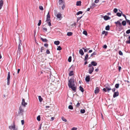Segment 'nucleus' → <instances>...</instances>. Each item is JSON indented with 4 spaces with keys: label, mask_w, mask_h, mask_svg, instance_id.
I'll return each instance as SVG.
<instances>
[{
    "label": "nucleus",
    "mask_w": 130,
    "mask_h": 130,
    "mask_svg": "<svg viewBox=\"0 0 130 130\" xmlns=\"http://www.w3.org/2000/svg\"><path fill=\"white\" fill-rule=\"evenodd\" d=\"M119 54L120 55H123V53L121 51H119Z\"/></svg>",
    "instance_id": "09e8293b"
},
{
    "label": "nucleus",
    "mask_w": 130,
    "mask_h": 130,
    "mask_svg": "<svg viewBox=\"0 0 130 130\" xmlns=\"http://www.w3.org/2000/svg\"><path fill=\"white\" fill-rule=\"evenodd\" d=\"M83 16H81L80 17H78L77 18V20H79Z\"/></svg>",
    "instance_id": "69168bd1"
},
{
    "label": "nucleus",
    "mask_w": 130,
    "mask_h": 130,
    "mask_svg": "<svg viewBox=\"0 0 130 130\" xmlns=\"http://www.w3.org/2000/svg\"><path fill=\"white\" fill-rule=\"evenodd\" d=\"M115 23L116 24V25L117 26H121V23L118 21H117V22H115Z\"/></svg>",
    "instance_id": "9b49d317"
},
{
    "label": "nucleus",
    "mask_w": 130,
    "mask_h": 130,
    "mask_svg": "<svg viewBox=\"0 0 130 130\" xmlns=\"http://www.w3.org/2000/svg\"><path fill=\"white\" fill-rule=\"evenodd\" d=\"M90 77L89 75L88 76L86 77L85 80L87 82H89L90 80Z\"/></svg>",
    "instance_id": "2eb2a0df"
},
{
    "label": "nucleus",
    "mask_w": 130,
    "mask_h": 130,
    "mask_svg": "<svg viewBox=\"0 0 130 130\" xmlns=\"http://www.w3.org/2000/svg\"><path fill=\"white\" fill-rule=\"evenodd\" d=\"M88 54H86L85 56V59H84L85 60V61L87 60V59L88 57Z\"/></svg>",
    "instance_id": "c756f323"
},
{
    "label": "nucleus",
    "mask_w": 130,
    "mask_h": 130,
    "mask_svg": "<svg viewBox=\"0 0 130 130\" xmlns=\"http://www.w3.org/2000/svg\"><path fill=\"white\" fill-rule=\"evenodd\" d=\"M25 107H24L23 106H20L19 108V113L20 114L22 115L24 111V108Z\"/></svg>",
    "instance_id": "7ed1b4c3"
},
{
    "label": "nucleus",
    "mask_w": 130,
    "mask_h": 130,
    "mask_svg": "<svg viewBox=\"0 0 130 130\" xmlns=\"http://www.w3.org/2000/svg\"><path fill=\"white\" fill-rule=\"evenodd\" d=\"M85 110L84 109H82L80 110V112L82 113H84L85 112Z\"/></svg>",
    "instance_id": "cd10ccee"
},
{
    "label": "nucleus",
    "mask_w": 130,
    "mask_h": 130,
    "mask_svg": "<svg viewBox=\"0 0 130 130\" xmlns=\"http://www.w3.org/2000/svg\"><path fill=\"white\" fill-rule=\"evenodd\" d=\"M72 35V33L71 32H68L67 34V35L68 36H71Z\"/></svg>",
    "instance_id": "7c9ffc66"
},
{
    "label": "nucleus",
    "mask_w": 130,
    "mask_h": 130,
    "mask_svg": "<svg viewBox=\"0 0 130 130\" xmlns=\"http://www.w3.org/2000/svg\"><path fill=\"white\" fill-rule=\"evenodd\" d=\"M91 64L94 66H96L97 65V63L94 61H92L91 62Z\"/></svg>",
    "instance_id": "dca6fc26"
},
{
    "label": "nucleus",
    "mask_w": 130,
    "mask_h": 130,
    "mask_svg": "<svg viewBox=\"0 0 130 130\" xmlns=\"http://www.w3.org/2000/svg\"><path fill=\"white\" fill-rule=\"evenodd\" d=\"M83 33L86 35H87V32L86 31H84L83 32Z\"/></svg>",
    "instance_id": "37998d69"
},
{
    "label": "nucleus",
    "mask_w": 130,
    "mask_h": 130,
    "mask_svg": "<svg viewBox=\"0 0 130 130\" xmlns=\"http://www.w3.org/2000/svg\"><path fill=\"white\" fill-rule=\"evenodd\" d=\"M44 45L45 47H47L48 46V44L47 43H45L44 44Z\"/></svg>",
    "instance_id": "680f3d73"
},
{
    "label": "nucleus",
    "mask_w": 130,
    "mask_h": 130,
    "mask_svg": "<svg viewBox=\"0 0 130 130\" xmlns=\"http://www.w3.org/2000/svg\"><path fill=\"white\" fill-rule=\"evenodd\" d=\"M57 17V18L60 19L61 17V14L60 13H58L56 15Z\"/></svg>",
    "instance_id": "a211bd4d"
},
{
    "label": "nucleus",
    "mask_w": 130,
    "mask_h": 130,
    "mask_svg": "<svg viewBox=\"0 0 130 130\" xmlns=\"http://www.w3.org/2000/svg\"><path fill=\"white\" fill-rule=\"evenodd\" d=\"M61 119L63 121H64L65 122H66L67 121L66 119L64 118L63 117H61Z\"/></svg>",
    "instance_id": "72a5a7b5"
},
{
    "label": "nucleus",
    "mask_w": 130,
    "mask_h": 130,
    "mask_svg": "<svg viewBox=\"0 0 130 130\" xmlns=\"http://www.w3.org/2000/svg\"><path fill=\"white\" fill-rule=\"evenodd\" d=\"M60 43L59 41H55L54 42V44L56 45H58Z\"/></svg>",
    "instance_id": "4be33fe9"
},
{
    "label": "nucleus",
    "mask_w": 130,
    "mask_h": 130,
    "mask_svg": "<svg viewBox=\"0 0 130 130\" xmlns=\"http://www.w3.org/2000/svg\"><path fill=\"white\" fill-rule=\"evenodd\" d=\"M105 29L106 30H109L110 29V27L109 25L106 26L105 27Z\"/></svg>",
    "instance_id": "5701e85b"
},
{
    "label": "nucleus",
    "mask_w": 130,
    "mask_h": 130,
    "mask_svg": "<svg viewBox=\"0 0 130 130\" xmlns=\"http://www.w3.org/2000/svg\"><path fill=\"white\" fill-rule=\"evenodd\" d=\"M122 24L123 26H125L126 24V22L125 21H123L122 22Z\"/></svg>",
    "instance_id": "bb28decb"
},
{
    "label": "nucleus",
    "mask_w": 130,
    "mask_h": 130,
    "mask_svg": "<svg viewBox=\"0 0 130 130\" xmlns=\"http://www.w3.org/2000/svg\"><path fill=\"white\" fill-rule=\"evenodd\" d=\"M118 11V10L117 8H115L113 10V11L115 13H116Z\"/></svg>",
    "instance_id": "c03bdc74"
},
{
    "label": "nucleus",
    "mask_w": 130,
    "mask_h": 130,
    "mask_svg": "<svg viewBox=\"0 0 130 130\" xmlns=\"http://www.w3.org/2000/svg\"><path fill=\"white\" fill-rule=\"evenodd\" d=\"M115 86L116 88H118L119 87V84H116Z\"/></svg>",
    "instance_id": "473e14b6"
},
{
    "label": "nucleus",
    "mask_w": 130,
    "mask_h": 130,
    "mask_svg": "<svg viewBox=\"0 0 130 130\" xmlns=\"http://www.w3.org/2000/svg\"><path fill=\"white\" fill-rule=\"evenodd\" d=\"M105 88H104L103 89V90L105 92L107 91L108 92H109V91L111 89L110 86L108 85H105Z\"/></svg>",
    "instance_id": "f03ea898"
},
{
    "label": "nucleus",
    "mask_w": 130,
    "mask_h": 130,
    "mask_svg": "<svg viewBox=\"0 0 130 130\" xmlns=\"http://www.w3.org/2000/svg\"><path fill=\"white\" fill-rule=\"evenodd\" d=\"M96 53L95 52H94L93 53H92L91 55V57L93 56L94 55H96Z\"/></svg>",
    "instance_id": "c9c22d12"
},
{
    "label": "nucleus",
    "mask_w": 130,
    "mask_h": 130,
    "mask_svg": "<svg viewBox=\"0 0 130 130\" xmlns=\"http://www.w3.org/2000/svg\"><path fill=\"white\" fill-rule=\"evenodd\" d=\"M99 2V0H95L94 1V2L95 3H98Z\"/></svg>",
    "instance_id": "5fc2aeb1"
},
{
    "label": "nucleus",
    "mask_w": 130,
    "mask_h": 130,
    "mask_svg": "<svg viewBox=\"0 0 130 130\" xmlns=\"http://www.w3.org/2000/svg\"><path fill=\"white\" fill-rule=\"evenodd\" d=\"M59 4L62 5V4L64 3V0H59Z\"/></svg>",
    "instance_id": "f3484780"
},
{
    "label": "nucleus",
    "mask_w": 130,
    "mask_h": 130,
    "mask_svg": "<svg viewBox=\"0 0 130 130\" xmlns=\"http://www.w3.org/2000/svg\"><path fill=\"white\" fill-rule=\"evenodd\" d=\"M103 48L106 49L107 47V46L106 45H104L103 46Z\"/></svg>",
    "instance_id": "864d4df0"
},
{
    "label": "nucleus",
    "mask_w": 130,
    "mask_h": 130,
    "mask_svg": "<svg viewBox=\"0 0 130 130\" xmlns=\"http://www.w3.org/2000/svg\"><path fill=\"white\" fill-rule=\"evenodd\" d=\"M79 53L80 54L82 55H83L84 54V53L83 51V50L82 49H80L79 50Z\"/></svg>",
    "instance_id": "aec40b11"
},
{
    "label": "nucleus",
    "mask_w": 130,
    "mask_h": 130,
    "mask_svg": "<svg viewBox=\"0 0 130 130\" xmlns=\"http://www.w3.org/2000/svg\"><path fill=\"white\" fill-rule=\"evenodd\" d=\"M62 9L63 10L64 8H65V6L64 5V4H62Z\"/></svg>",
    "instance_id": "49530a36"
},
{
    "label": "nucleus",
    "mask_w": 130,
    "mask_h": 130,
    "mask_svg": "<svg viewBox=\"0 0 130 130\" xmlns=\"http://www.w3.org/2000/svg\"><path fill=\"white\" fill-rule=\"evenodd\" d=\"M74 74L73 72V71H71L69 74V75L71 76L73 75Z\"/></svg>",
    "instance_id": "a878e982"
},
{
    "label": "nucleus",
    "mask_w": 130,
    "mask_h": 130,
    "mask_svg": "<svg viewBox=\"0 0 130 130\" xmlns=\"http://www.w3.org/2000/svg\"><path fill=\"white\" fill-rule=\"evenodd\" d=\"M46 53L47 54H49L50 53V52L48 50H47L46 51Z\"/></svg>",
    "instance_id": "4d7b16f0"
},
{
    "label": "nucleus",
    "mask_w": 130,
    "mask_h": 130,
    "mask_svg": "<svg viewBox=\"0 0 130 130\" xmlns=\"http://www.w3.org/2000/svg\"><path fill=\"white\" fill-rule=\"evenodd\" d=\"M39 9L42 10H43V7L41 6H39Z\"/></svg>",
    "instance_id": "e433bc0d"
},
{
    "label": "nucleus",
    "mask_w": 130,
    "mask_h": 130,
    "mask_svg": "<svg viewBox=\"0 0 130 130\" xmlns=\"http://www.w3.org/2000/svg\"><path fill=\"white\" fill-rule=\"evenodd\" d=\"M37 119L39 121L40 120V116H39L37 117Z\"/></svg>",
    "instance_id": "4c0bfd02"
},
{
    "label": "nucleus",
    "mask_w": 130,
    "mask_h": 130,
    "mask_svg": "<svg viewBox=\"0 0 130 130\" xmlns=\"http://www.w3.org/2000/svg\"><path fill=\"white\" fill-rule=\"evenodd\" d=\"M81 2L80 1H77L76 2V5L77 6H80L81 5Z\"/></svg>",
    "instance_id": "6ab92c4d"
},
{
    "label": "nucleus",
    "mask_w": 130,
    "mask_h": 130,
    "mask_svg": "<svg viewBox=\"0 0 130 130\" xmlns=\"http://www.w3.org/2000/svg\"><path fill=\"white\" fill-rule=\"evenodd\" d=\"M22 45V43H21V41H20L19 43V45H18V52H20L21 49L20 48V47L21 46V45Z\"/></svg>",
    "instance_id": "1a4fd4ad"
},
{
    "label": "nucleus",
    "mask_w": 130,
    "mask_h": 130,
    "mask_svg": "<svg viewBox=\"0 0 130 130\" xmlns=\"http://www.w3.org/2000/svg\"><path fill=\"white\" fill-rule=\"evenodd\" d=\"M99 92V87H97L94 90V93L95 94L98 93Z\"/></svg>",
    "instance_id": "9d476101"
},
{
    "label": "nucleus",
    "mask_w": 130,
    "mask_h": 130,
    "mask_svg": "<svg viewBox=\"0 0 130 130\" xmlns=\"http://www.w3.org/2000/svg\"><path fill=\"white\" fill-rule=\"evenodd\" d=\"M106 31L104 30L103 31L102 33V34H105V33L106 32Z\"/></svg>",
    "instance_id": "338daca9"
},
{
    "label": "nucleus",
    "mask_w": 130,
    "mask_h": 130,
    "mask_svg": "<svg viewBox=\"0 0 130 130\" xmlns=\"http://www.w3.org/2000/svg\"><path fill=\"white\" fill-rule=\"evenodd\" d=\"M41 20H39V23L38 24V26H39L40 25L41 23Z\"/></svg>",
    "instance_id": "a19ab883"
},
{
    "label": "nucleus",
    "mask_w": 130,
    "mask_h": 130,
    "mask_svg": "<svg viewBox=\"0 0 130 130\" xmlns=\"http://www.w3.org/2000/svg\"><path fill=\"white\" fill-rule=\"evenodd\" d=\"M22 124V125H23L24 123V120H22L21 121Z\"/></svg>",
    "instance_id": "13d9d810"
},
{
    "label": "nucleus",
    "mask_w": 130,
    "mask_h": 130,
    "mask_svg": "<svg viewBox=\"0 0 130 130\" xmlns=\"http://www.w3.org/2000/svg\"><path fill=\"white\" fill-rule=\"evenodd\" d=\"M44 48L43 47H42L41 48V52H42L43 50H44Z\"/></svg>",
    "instance_id": "3c124183"
},
{
    "label": "nucleus",
    "mask_w": 130,
    "mask_h": 130,
    "mask_svg": "<svg viewBox=\"0 0 130 130\" xmlns=\"http://www.w3.org/2000/svg\"><path fill=\"white\" fill-rule=\"evenodd\" d=\"M97 5L95 4L94 3H92L91 6H90V8H91L93 9Z\"/></svg>",
    "instance_id": "ddd939ff"
},
{
    "label": "nucleus",
    "mask_w": 130,
    "mask_h": 130,
    "mask_svg": "<svg viewBox=\"0 0 130 130\" xmlns=\"http://www.w3.org/2000/svg\"><path fill=\"white\" fill-rule=\"evenodd\" d=\"M9 128L11 129H13V130H18V127L15 126L14 122H13V125L9 126Z\"/></svg>",
    "instance_id": "20e7f679"
},
{
    "label": "nucleus",
    "mask_w": 130,
    "mask_h": 130,
    "mask_svg": "<svg viewBox=\"0 0 130 130\" xmlns=\"http://www.w3.org/2000/svg\"><path fill=\"white\" fill-rule=\"evenodd\" d=\"M39 99L40 102H42L43 100L42 98L41 97V96H40L38 97Z\"/></svg>",
    "instance_id": "393cba45"
},
{
    "label": "nucleus",
    "mask_w": 130,
    "mask_h": 130,
    "mask_svg": "<svg viewBox=\"0 0 130 130\" xmlns=\"http://www.w3.org/2000/svg\"><path fill=\"white\" fill-rule=\"evenodd\" d=\"M27 103L25 102V99H23L21 103V106L25 107L26 105H27Z\"/></svg>",
    "instance_id": "39448f33"
},
{
    "label": "nucleus",
    "mask_w": 130,
    "mask_h": 130,
    "mask_svg": "<svg viewBox=\"0 0 130 130\" xmlns=\"http://www.w3.org/2000/svg\"><path fill=\"white\" fill-rule=\"evenodd\" d=\"M68 108L69 109L72 110L73 109V108L71 105H69L68 106Z\"/></svg>",
    "instance_id": "c85d7f7f"
},
{
    "label": "nucleus",
    "mask_w": 130,
    "mask_h": 130,
    "mask_svg": "<svg viewBox=\"0 0 130 130\" xmlns=\"http://www.w3.org/2000/svg\"><path fill=\"white\" fill-rule=\"evenodd\" d=\"M117 15L118 17H120L121 16V13H117Z\"/></svg>",
    "instance_id": "58836bf2"
},
{
    "label": "nucleus",
    "mask_w": 130,
    "mask_h": 130,
    "mask_svg": "<svg viewBox=\"0 0 130 130\" xmlns=\"http://www.w3.org/2000/svg\"><path fill=\"white\" fill-rule=\"evenodd\" d=\"M126 34H129L130 33V29H128L127 30L126 32Z\"/></svg>",
    "instance_id": "de8ad7c7"
},
{
    "label": "nucleus",
    "mask_w": 130,
    "mask_h": 130,
    "mask_svg": "<svg viewBox=\"0 0 130 130\" xmlns=\"http://www.w3.org/2000/svg\"><path fill=\"white\" fill-rule=\"evenodd\" d=\"M126 19V21L127 22V23H129V22H130V20H127V19H126H126Z\"/></svg>",
    "instance_id": "052dcab7"
},
{
    "label": "nucleus",
    "mask_w": 130,
    "mask_h": 130,
    "mask_svg": "<svg viewBox=\"0 0 130 130\" xmlns=\"http://www.w3.org/2000/svg\"><path fill=\"white\" fill-rule=\"evenodd\" d=\"M47 18H50V16L49 14V11L47 14Z\"/></svg>",
    "instance_id": "79ce46f5"
},
{
    "label": "nucleus",
    "mask_w": 130,
    "mask_h": 130,
    "mask_svg": "<svg viewBox=\"0 0 130 130\" xmlns=\"http://www.w3.org/2000/svg\"><path fill=\"white\" fill-rule=\"evenodd\" d=\"M76 24V23H74L73 24L71 25V26H72L73 27L74 26H75Z\"/></svg>",
    "instance_id": "8fccbe9b"
},
{
    "label": "nucleus",
    "mask_w": 130,
    "mask_h": 130,
    "mask_svg": "<svg viewBox=\"0 0 130 130\" xmlns=\"http://www.w3.org/2000/svg\"><path fill=\"white\" fill-rule=\"evenodd\" d=\"M79 90H80L82 92H83L84 91L83 88L81 86H80L79 87Z\"/></svg>",
    "instance_id": "b1692460"
},
{
    "label": "nucleus",
    "mask_w": 130,
    "mask_h": 130,
    "mask_svg": "<svg viewBox=\"0 0 130 130\" xmlns=\"http://www.w3.org/2000/svg\"><path fill=\"white\" fill-rule=\"evenodd\" d=\"M3 1L2 0L0 1V10L2 9L3 5Z\"/></svg>",
    "instance_id": "4468645a"
},
{
    "label": "nucleus",
    "mask_w": 130,
    "mask_h": 130,
    "mask_svg": "<svg viewBox=\"0 0 130 130\" xmlns=\"http://www.w3.org/2000/svg\"><path fill=\"white\" fill-rule=\"evenodd\" d=\"M77 129V128L76 127H74L72 128V129L71 130H76Z\"/></svg>",
    "instance_id": "603ef678"
},
{
    "label": "nucleus",
    "mask_w": 130,
    "mask_h": 130,
    "mask_svg": "<svg viewBox=\"0 0 130 130\" xmlns=\"http://www.w3.org/2000/svg\"><path fill=\"white\" fill-rule=\"evenodd\" d=\"M103 18L104 20H107L110 19V17L106 15H105L104 16Z\"/></svg>",
    "instance_id": "f8f14e48"
},
{
    "label": "nucleus",
    "mask_w": 130,
    "mask_h": 130,
    "mask_svg": "<svg viewBox=\"0 0 130 130\" xmlns=\"http://www.w3.org/2000/svg\"><path fill=\"white\" fill-rule=\"evenodd\" d=\"M94 69L93 67L90 68L88 70L89 73L90 74H91L93 71Z\"/></svg>",
    "instance_id": "0eeeda50"
},
{
    "label": "nucleus",
    "mask_w": 130,
    "mask_h": 130,
    "mask_svg": "<svg viewBox=\"0 0 130 130\" xmlns=\"http://www.w3.org/2000/svg\"><path fill=\"white\" fill-rule=\"evenodd\" d=\"M119 93L118 91L115 92L114 93L113 96L114 98H115L116 97L119 95Z\"/></svg>",
    "instance_id": "6e6552de"
},
{
    "label": "nucleus",
    "mask_w": 130,
    "mask_h": 130,
    "mask_svg": "<svg viewBox=\"0 0 130 130\" xmlns=\"http://www.w3.org/2000/svg\"><path fill=\"white\" fill-rule=\"evenodd\" d=\"M71 58H72V57L71 56H70L69 57V58L68 59V61L69 62H70L71 61Z\"/></svg>",
    "instance_id": "f704fd0d"
},
{
    "label": "nucleus",
    "mask_w": 130,
    "mask_h": 130,
    "mask_svg": "<svg viewBox=\"0 0 130 130\" xmlns=\"http://www.w3.org/2000/svg\"><path fill=\"white\" fill-rule=\"evenodd\" d=\"M116 89L115 88H113L112 89V90L113 92H115V91Z\"/></svg>",
    "instance_id": "0e129e2a"
},
{
    "label": "nucleus",
    "mask_w": 130,
    "mask_h": 130,
    "mask_svg": "<svg viewBox=\"0 0 130 130\" xmlns=\"http://www.w3.org/2000/svg\"><path fill=\"white\" fill-rule=\"evenodd\" d=\"M126 43L129 44L130 43V41H126Z\"/></svg>",
    "instance_id": "774afa93"
},
{
    "label": "nucleus",
    "mask_w": 130,
    "mask_h": 130,
    "mask_svg": "<svg viewBox=\"0 0 130 130\" xmlns=\"http://www.w3.org/2000/svg\"><path fill=\"white\" fill-rule=\"evenodd\" d=\"M83 12H82V11H79L76 14L77 15H78L80 14H82Z\"/></svg>",
    "instance_id": "2f4dec72"
},
{
    "label": "nucleus",
    "mask_w": 130,
    "mask_h": 130,
    "mask_svg": "<svg viewBox=\"0 0 130 130\" xmlns=\"http://www.w3.org/2000/svg\"><path fill=\"white\" fill-rule=\"evenodd\" d=\"M43 30L45 32L47 31V29L45 27H43Z\"/></svg>",
    "instance_id": "a18cd8bd"
},
{
    "label": "nucleus",
    "mask_w": 130,
    "mask_h": 130,
    "mask_svg": "<svg viewBox=\"0 0 130 130\" xmlns=\"http://www.w3.org/2000/svg\"><path fill=\"white\" fill-rule=\"evenodd\" d=\"M41 39L42 40V41H47V40L46 39H43L42 38H41Z\"/></svg>",
    "instance_id": "bf43d9fd"
},
{
    "label": "nucleus",
    "mask_w": 130,
    "mask_h": 130,
    "mask_svg": "<svg viewBox=\"0 0 130 130\" xmlns=\"http://www.w3.org/2000/svg\"><path fill=\"white\" fill-rule=\"evenodd\" d=\"M50 19V18H47L46 21L48 24L49 26H51V20Z\"/></svg>",
    "instance_id": "423d86ee"
},
{
    "label": "nucleus",
    "mask_w": 130,
    "mask_h": 130,
    "mask_svg": "<svg viewBox=\"0 0 130 130\" xmlns=\"http://www.w3.org/2000/svg\"><path fill=\"white\" fill-rule=\"evenodd\" d=\"M10 72H8V76H7V80H10Z\"/></svg>",
    "instance_id": "412c9836"
},
{
    "label": "nucleus",
    "mask_w": 130,
    "mask_h": 130,
    "mask_svg": "<svg viewBox=\"0 0 130 130\" xmlns=\"http://www.w3.org/2000/svg\"><path fill=\"white\" fill-rule=\"evenodd\" d=\"M92 67H93L92 66V65L91 64H91H89L88 65V67H89L90 68H91Z\"/></svg>",
    "instance_id": "6e6d98bb"
},
{
    "label": "nucleus",
    "mask_w": 130,
    "mask_h": 130,
    "mask_svg": "<svg viewBox=\"0 0 130 130\" xmlns=\"http://www.w3.org/2000/svg\"><path fill=\"white\" fill-rule=\"evenodd\" d=\"M68 85L73 91H75L76 87L73 79L71 78L69 80Z\"/></svg>",
    "instance_id": "f257e3e1"
},
{
    "label": "nucleus",
    "mask_w": 130,
    "mask_h": 130,
    "mask_svg": "<svg viewBox=\"0 0 130 130\" xmlns=\"http://www.w3.org/2000/svg\"><path fill=\"white\" fill-rule=\"evenodd\" d=\"M62 49V48L60 46L58 47L57 48V50H60Z\"/></svg>",
    "instance_id": "ea45409f"
},
{
    "label": "nucleus",
    "mask_w": 130,
    "mask_h": 130,
    "mask_svg": "<svg viewBox=\"0 0 130 130\" xmlns=\"http://www.w3.org/2000/svg\"><path fill=\"white\" fill-rule=\"evenodd\" d=\"M80 105V103H78L77 104V105H76V106L77 107H78Z\"/></svg>",
    "instance_id": "e2e57ef3"
}]
</instances>
